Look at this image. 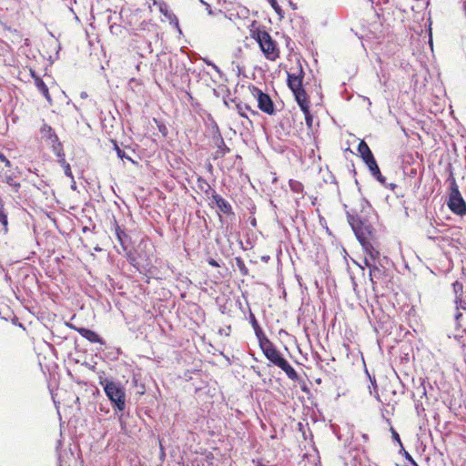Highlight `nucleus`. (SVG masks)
I'll return each mask as SVG.
<instances>
[{
    "label": "nucleus",
    "instance_id": "obj_33",
    "mask_svg": "<svg viewBox=\"0 0 466 466\" xmlns=\"http://www.w3.org/2000/svg\"><path fill=\"white\" fill-rule=\"evenodd\" d=\"M0 161L2 163L5 164V167H11V162L8 160V158L3 154L0 152Z\"/></svg>",
    "mask_w": 466,
    "mask_h": 466
},
{
    "label": "nucleus",
    "instance_id": "obj_16",
    "mask_svg": "<svg viewBox=\"0 0 466 466\" xmlns=\"http://www.w3.org/2000/svg\"><path fill=\"white\" fill-rule=\"evenodd\" d=\"M298 105L299 106L301 111L304 114L307 127L311 130L312 127H313V116L309 110V105H310L309 98H307L305 100L300 99V101L298 102Z\"/></svg>",
    "mask_w": 466,
    "mask_h": 466
},
{
    "label": "nucleus",
    "instance_id": "obj_39",
    "mask_svg": "<svg viewBox=\"0 0 466 466\" xmlns=\"http://www.w3.org/2000/svg\"><path fill=\"white\" fill-rule=\"evenodd\" d=\"M206 63L208 66H211L216 71H218V67L215 64L208 61H206Z\"/></svg>",
    "mask_w": 466,
    "mask_h": 466
},
{
    "label": "nucleus",
    "instance_id": "obj_18",
    "mask_svg": "<svg viewBox=\"0 0 466 466\" xmlns=\"http://www.w3.org/2000/svg\"><path fill=\"white\" fill-rule=\"evenodd\" d=\"M32 76L35 80V85L37 87V89L42 93V95L48 100H51V96L48 90L47 86L45 84V82L42 80V78L39 76H36L35 72H31Z\"/></svg>",
    "mask_w": 466,
    "mask_h": 466
},
{
    "label": "nucleus",
    "instance_id": "obj_24",
    "mask_svg": "<svg viewBox=\"0 0 466 466\" xmlns=\"http://www.w3.org/2000/svg\"><path fill=\"white\" fill-rule=\"evenodd\" d=\"M197 186L202 192H204L206 194H208L211 190L210 185L208 183V181L205 178H203L201 177H198Z\"/></svg>",
    "mask_w": 466,
    "mask_h": 466
},
{
    "label": "nucleus",
    "instance_id": "obj_7",
    "mask_svg": "<svg viewBox=\"0 0 466 466\" xmlns=\"http://www.w3.org/2000/svg\"><path fill=\"white\" fill-rule=\"evenodd\" d=\"M412 75V82L414 83V103H421V96L424 95L426 90V83L428 81V69L420 65L419 68Z\"/></svg>",
    "mask_w": 466,
    "mask_h": 466
},
{
    "label": "nucleus",
    "instance_id": "obj_34",
    "mask_svg": "<svg viewBox=\"0 0 466 466\" xmlns=\"http://www.w3.org/2000/svg\"><path fill=\"white\" fill-rule=\"evenodd\" d=\"M453 290L455 292V294L457 295L459 292H462V284L456 281L453 283Z\"/></svg>",
    "mask_w": 466,
    "mask_h": 466
},
{
    "label": "nucleus",
    "instance_id": "obj_37",
    "mask_svg": "<svg viewBox=\"0 0 466 466\" xmlns=\"http://www.w3.org/2000/svg\"><path fill=\"white\" fill-rule=\"evenodd\" d=\"M428 35H429V44L432 47V38H431V23L429 24V30H428Z\"/></svg>",
    "mask_w": 466,
    "mask_h": 466
},
{
    "label": "nucleus",
    "instance_id": "obj_22",
    "mask_svg": "<svg viewBox=\"0 0 466 466\" xmlns=\"http://www.w3.org/2000/svg\"><path fill=\"white\" fill-rule=\"evenodd\" d=\"M366 165L368 166L372 176H374L378 180L380 181L381 180V173H380V167H379L375 158L370 160V162L366 163Z\"/></svg>",
    "mask_w": 466,
    "mask_h": 466
},
{
    "label": "nucleus",
    "instance_id": "obj_3",
    "mask_svg": "<svg viewBox=\"0 0 466 466\" xmlns=\"http://www.w3.org/2000/svg\"><path fill=\"white\" fill-rule=\"evenodd\" d=\"M106 397L111 401L113 407L118 411L126 409V392L123 387L116 382L105 379L100 381Z\"/></svg>",
    "mask_w": 466,
    "mask_h": 466
},
{
    "label": "nucleus",
    "instance_id": "obj_9",
    "mask_svg": "<svg viewBox=\"0 0 466 466\" xmlns=\"http://www.w3.org/2000/svg\"><path fill=\"white\" fill-rule=\"evenodd\" d=\"M252 95L258 101V107L264 113L272 116L275 114V106L270 96L260 90L258 87L253 86Z\"/></svg>",
    "mask_w": 466,
    "mask_h": 466
},
{
    "label": "nucleus",
    "instance_id": "obj_14",
    "mask_svg": "<svg viewBox=\"0 0 466 466\" xmlns=\"http://www.w3.org/2000/svg\"><path fill=\"white\" fill-rule=\"evenodd\" d=\"M40 134L44 139L52 144L54 149H56V143L59 142V138L51 126L43 124L40 128Z\"/></svg>",
    "mask_w": 466,
    "mask_h": 466
},
{
    "label": "nucleus",
    "instance_id": "obj_27",
    "mask_svg": "<svg viewBox=\"0 0 466 466\" xmlns=\"http://www.w3.org/2000/svg\"><path fill=\"white\" fill-rule=\"evenodd\" d=\"M154 122L156 123L158 131L161 133V135L164 137H166L168 134V129H167V126L165 125V123L157 118H154Z\"/></svg>",
    "mask_w": 466,
    "mask_h": 466
},
{
    "label": "nucleus",
    "instance_id": "obj_13",
    "mask_svg": "<svg viewBox=\"0 0 466 466\" xmlns=\"http://www.w3.org/2000/svg\"><path fill=\"white\" fill-rule=\"evenodd\" d=\"M213 138H214L215 145L217 147V149L213 153V159L216 160V159L222 158L223 157H225V155L227 153H228L230 151V149L226 145L220 133H218V135L214 136Z\"/></svg>",
    "mask_w": 466,
    "mask_h": 466
},
{
    "label": "nucleus",
    "instance_id": "obj_43",
    "mask_svg": "<svg viewBox=\"0 0 466 466\" xmlns=\"http://www.w3.org/2000/svg\"><path fill=\"white\" fill-rule=\"evenodd\" d=\"M410 463L413 464L414 466H417L415 461L412 459V457L410 455Z\"/></svg>",
    "mask_w": 466,
    "mask_h": 466
},
{
    "label": "nucleus",
    "instance_id": "obj_17",
    "mask_svg": "<svg viewBox=\"0 0 466 466\" xmlns=\"http://www.w3.org/2000/svg\"><path fill=\"white\" fill-rule=\"evenodd\" d=\"M358 151H359L362 160L365 162V164L370 162V160L374 159V156H373L370 147L364 140H361L359 143Z\"/></svg>",
    "mask_w": 466,
    "mask_h": 466
},
{
    "label": "nucleus",
    "instance_id": "obj_29",
    "mask_svg": "<svg viewBox=\"0 0 466 466\" xmlns=\"http://www.w3.org/2000/svg\"><path fill=\"white\" fill-rule=\"evenodd\" d=\"M272 8L276 11L280 18L284 17V13L279 5V2H269Z\"/></svg>",
    "mask_w": 466,
    "mask_h": 466
},
{
    "label": "nucleus",
    "instance_id": "obj_2",
    "mask_svg": "<svg viewBox=\"0 0 466 466\" xmlns=\"http://www.w3.org/2000/svg\"><path fill=\"white\" fill-rule=\"evenodd\" d=\"M258 345L267 360H268L274 366L281 369L289 379L291 380H299L297 371L282 356V354L279 351V350L268 337L258 341Z\"/></svg>",
    "mask_w": 466,
    "mask_h": 466
},
{
    "label": "nucleus",
    "instance_id": "obj_10",
    "mask_svg": "<svg viewBox=\"0 0 466 466\" xmlns=\"http://www.w3.org/2000/svg\"><path fill=\"white\" fill-rule=\"evenodd\" d=\"M364 262L370 269V279L373 287L385 279V268L383 267H379L377 265V261L370 262L368 258H365Z\"/></svg>",
    "mask_w": 466,
    "mask_h": 466
},
{
    "label": "nucleus",
    "instance_id": "obj_36",
    "mask_svg": "<svg viewBox=\"0 0 466 466\" xmlns=\"http://www.w3.org/2000/svg\"><path fill=\"white\" fill-rule=\"evenodd\" d=\"M208 264L212 267H215V268H218L219 267V264L214 259V258H209L208 259Z\"/></svg>",
    "mask_w": 466,
    "mask_h": 466
},
{
    "label": "nucleus",
    "instance_id": "obj_25",
    "mask_svg": "<svg viewBox=\"0 0 466 466\" xmlns=\"http://www.w3.org/2000/svg\"><path fill=\"white\" fill-rule=\"evenodd\" d=\"M159 10L161 13L165 15V16L169 20L170 23L176 21L177 22V19L174 14L168 13L167 6L165 2L159 4Z\"/></svg>",
    "mask_w": 466,
    "mask_h": 466
},
{
    "label": "nucleus",
    "instance_id": "obj_47",
    "mask_svg": "<svg viewBox=\"0 0 466 466\" xmlns=\"http://www.w3.org/2000/svg\"><path fill=\"white\" fill-rule=\"evenodd\" d=\"M461 315V313L457 314L456 318L458 319Z\"/></svg>",
    "mask_w": 466,
    "mask_h": 466
},
{
    "label": "nucleus",
    "instance_id": "obj_12",
    "mask_svg": "<svg viewBox=\"0 0 466 466\" xmlns=\"http://www.w3.org/2000/svg\"><path fill=\"white\" fill-rule=\"evenodd\" d=\"M67 326L70 329L77 331L83 338L87 339L89 342L104 344L103 339L100 338V336L96 332H95L91 329H86V328H76L72 324H67Z\"/></svg>",
    "mask_w": 466,
    "mask_h": 466
},
{
    "label": "nucleus",
    "instance_id": "obj_32",
    "mask_svg": "<svg viewBox=\"0 0 466 466\" xmlns=\"http://www.w3.org/2000/svg\"><path fill=\"white\" fill-rule=\"evenodd\" d=\"M7 184H9L11 187H15V189H18L20 187V183L15 181L11 177H8L6 178Z\"/></svg>",
    "mask_w": 466,
    "mask_h": 466
},
{
    "label": "nucleus",
    "instance_id": "obj_41",
    "mask_svg": "<svg viewBox=\"0 0 466 466\" xmlns=\"http://www.w3.org/2000/svg\"><path fill=\"white\" fill-rule=\"evenodd\" d=\"M288 3H289V5L293 10L297 9V5H296V4H295L294 2H288Z\"/></svg>",
    "mask_w": 466,
    "mask_h": 466
},
{
    "label": "nucleus",
    "instance_id": "obj_8",
    "mask_svg": "<svg viewBox=\"0 0 466 466\" xmlns=\"http://www.w3.org/2000/svg\"><path fill=\"white\" fill-rule=\"evenodd\" d=\"M374 387V394L377 400L383 404H390V402H395L394 396L396 395V391L392 390V386L389 381H382L378 387L375 384V381L372 382Z\"/></svg>",
    "mask_w": 466,
    "mask_h": 466
},
{
    "label": "nucleus",
    "instance_id": "obj_1",
    "mask_svg": "<svg viewBox=\"0 0 466 466\" xmlns=\"http://www.w3.org/2000/svg\"><path fill=\"white\" fill-rule=\"evenodd\" d=\"M249 36L258 45L260 51L267 60L276 62L280 57L279 45L266 30L265 26L253 22L249 28Z\"/></svg>",
    "mask_w": 466,
    "mask_h": 466
},
{
    "label": "nucleus",
    "instance_id": "obj_15",
    "mask_svg": "<svg viewBox=\"0 0 466 466\" xmlns=\"http://www.w3.org/2000/svg\"><path fill=\"white\" fill-rule=\"evenodd\" d=\"M212 198L220 212H222L226 215H229V216L234 215L232 206L229 204L228 201H227L225 198H223L220 195L214 193L212 195Z\"/></svg>",
    "mask_w": 466,
    "mask_h": 466
},
{
    "label": "nucleus",
    "instance_id": "obj_30",
    "mask_svg": "<svg viewBox=\"0 0 466 466\" xmlns=\"http://www.w3.org/2000/svg\"><path fill=\"white\" fill-rule=\"evenodd\" d=\"M56 149H54L56 152V155L57 156L58 159L65 157V153L63 151V147L60 142L56 143Z\"/></svg>",
    "mask_w": 466,
    "mask_h": 466
},
{
    "label": "nucleus",
    "instance_id": "obj_5",
    "mask_svg": "<svg viewBox=\"0 0 466 466\" xmlns=\"http://www.w3.org/2000/svg\"><path fill=\"white\" fill-rule=\"evenodd\" d=\"M447 205L451 211L458 216L462 217L466 214V202L459 190L454 177H451V193Z\"/></svg>",
    "mask_w": 466,
    "mask_h": 466
},
{
    "label": "nucleus",
    "instance_id": "obj_11",
    "mask_svg": "<svg viewBox=\"0 0 466 466\" xmlns=\"http://www.w3.org/2000/svg\"><path fill=\"white\" fill-rule=\"evenodd\" d=\"M361 246L363 247L366 253L365 258H368L370 262L377 261L380 257V251L377 247L375 237L368 241H365L363 244H361Z\"/></svg>",
    "mask_w": 466,
    "mask_h": 466
},
{
    "label": "nucleus",
    "instance_id": "obj_4",
    "mask_svg": "<svg viewBox=\"0 0 466 466\" xmlns=\"http://www.w3.org/2000/svg\"><path fill=\"white\" fill-rule=\"evenodd\" d=\"M348 221L360 244L374 238V230L366 219L354 212H347Z\"/></svg>",
    "mask_w": 466,
    "mask_h": 466
},
{
    "label": "nucleus",
    "instance_id": "obj_44",
    "mask_svg": "<svg viewBox=\"0 0 466 466\" xmlns=\"http://www.w3.org/2000/svg\"><path fill=\"white\" fill-rule=\"evenodd\" d=\"M396 189H398V186L397 185H393L392 186V190L395 191L396 194H398V192L396 191Z\"/></svg>",
    "mask_w": 466,
    "mask_h": 466
},
{
    "label": "nucleus",
    "instance_id": "obj_21",
    "mask_svg": "<svg viewBox=\"0 0 466 466\" xmlns=\"http://www.w3.org/2000/svg\"><path fill=\"white\" fill-rule=\"evenodd\" d=\"M250 322L254 329L256 337L258 341L262 340L263 339L267 338V335L264 333V331L261 329L255 315L253 313H250Z\"/></svg>",
    "mask_w": 466,
    "mask_h": 466
},
{
    "label": "nucleus",
    "instance_id": "obj_35",
    "mask_svg": "<svg viewBox=\"0 0 466 466\" xmlns=\"http://www.w3.org/2000/svg\"><path fill=\"white\" fill-rule=\"evenodd\" d=\"M418 390V394L419 395H425L426 394V390H425V387L423 386V383H421L420 387H419L417 389Z\"/></svg>",
    "mask_w": 466,
    "mask_h": 466
},
{
    "label": "nucleus",
    "instance_id": "obj_31",
    "mask_svg": "<svg viewBox=\"0 0 466 466\" xmlns=\"http://www.w3.org/2000/svg\"><path fill=\"white\" fill-rule=\"evenodd\" d=\"M290 187L295 192H300L302 190L303 186L301 183L295 181L293 183H290Z\"/></svg>",
    "mask_w": 466,
    "mask_h": 466
},
{
    "label": "nucleus",
    "instance_id": "obj_46",
    "mask_svg": "<svg viewBox=\"0 0 466 466\" xmlns=\"http://www.w3.org/2000/svg\"><path fill=\"white\" fill-rule=\"evenodd\" d=\"M394 439H396L398 441H400V438H399V435L397 433H394Z\"/></svg>",
    "mask_w": 466,
    "mask_h": 466
},
{
    "label": "nucleus",
    "instance_id": "obj_40",
    "mask_svg": "<svg viewBox=\"0 0 466 466\" xmlns=\"http://www.w3.org/2000/svg\"><path fill=\"white\" fill-rule=\"evenodd\" d=\"M417 174V171L415 168H410V177L415 176Z\"/></svg>",
    "mask_w": 466,
    "mask_h": 466
},
{
    "label": "nucleus",
    "instance_id": "obj_23",
    "mask_svg": "<svg viewBox=\"0 0 466 466\" xmlns=\"http://www.w3.org/2000/svg\"><path fill=\"white\" fill-rule=\"evenodd\" d=\"M58 163L63 167L65 175L66 177H70L71 179H73L74 176H73V173L71 170V167H70L69 163L66 162V158L62 157V158L58 159Z\"/></svg>",
    "mask_w": 466,
    "mask_h": 466
},
{
    "label": "nucleus",
    "instance_id": "obj_26",
    "mask_svg": "<svg viewBox=\"0 0 466 466\" xmlns=\"http://www.w3.org/2000/svg\"><path fill=\"white\" fill-rule=\"evenodd\" d=\"M112 143L114 146V149L116 150V155L119 158L127 159L128 161L134 163V160L130 157L127 156L125 154V152L119 147V146L117 145V142L116 140H112Z\"/></svg>",
    "mask_w": 466,
    "mask_h": 466
},
{
    "label": "nucleus",
    "instance_id": "obj_6",
    "mask_svg": "<svg viewBox=\"0 0 466 466\" xmlns=\"http://www.w3.org/2000/svg\"><path fill=\"white\" fill-rule=\"evenodd\" d=\"M297 71V73H288V86L291 89L296 102L298 103L300 99L305 100L309 97L302 86L304 78L302 67L299 66Z\"/></svg>",
    "mask_w": 466,
    "mask_h": 466
},
{
    "label": "nucleus",
    "instance_id": "obj_42",
    "mask_svg": "<svg viewBox=\"0 0 466 466\" xmlns=\"http://www.w3.org/2000/svg\"><path fill=\"white\" fill-rule=\"evenodd\" d=\"M419 135L417 133H412L411 135H410V139H414L415 137H418Z\"/></svg>",
    "mask_w": 466,
    "mask_h": 466
},
{
    "label": "nucleus",
    "instance_id": "obj_19",
    "mask_svg": "<svg viewBox=\"0 0 466 466\" xmlns=\"http://www.w3.org/2000/svg\"><path fill=\"white\" fill-rule=\"evenodd\" d=\"M114 230H115V234L116 236V238H117L119 244L121 245L123 250L126 251L127 249V247L126 244V239L128 238V236L120 228V226L118 225V223L116 219L114 220Z\"/></svg>",
    "mask_w": 466,
    "mask_h": 466
},
{
    "label": "nucleus",
    "instance_id": "obj_20",
    "mask_svg": "<svg viewBox=\"0 0 466 466\" xmlns=\"http://www.w3.org/2000/svg\"><path fill=\"white\" fill-rule=\"evenodd\" d=\"M236 110L238 114L244 118L248 119L247 112H249L252 116H258V112L252 109L248 105L238 103L236 105Z\"/></svg>",
    "mask_w": 466,
    "mask_h": 466
},
{
    "label": "nucleus",
    "instance_id": "obj_38",
    "mask_svg": "<svg viewBox=\"0 0 466 466\" xmlns=\"http://www.w3.org/2000/svg\"><path fill=\"white\" fill-rule=\"evenodd\" d=\"M202 4L206 6V10L208 12L209 15H212L213 12L209 9L210 5L208 2L203 1Z\"/></svg>",
    "mask_w": 466,
    "mask_h": 466
},
{
    "label": "nucleus",
    "instance_id": "obj_45",
    "mask_svg": "<svg viewBox=\"0 0 466 466\" xmlns=\"http://www.w3.org/2000/svg\"><path fill=\"white\" fill-rule=\"evenodd\" d=\"M268 258H269V257H268V256H267V257H262V260H264V261H266V262L268 260Z\"/></svg>",
    "mask_w": 466,
    "mask_h": 466
},
{
    "label": "nucleus",
    "instance_id": "obj_28",
    "mask_svg": "<svg viewBox=\"0 0 466 466\" xmlns=\"http://www.w3.org/2000/svg\"><path fill=\"white\" fill-rule=\"evenodd\" d=\"M0 224L2 226V229L4 230V232L6 233L7 230H8V228H7V225H8L7 216L5 213V211H4L2 207L0 208Z\"/></svg>",
    "mask_w": 466,
    "mask_h": 466
}]
</instances>
